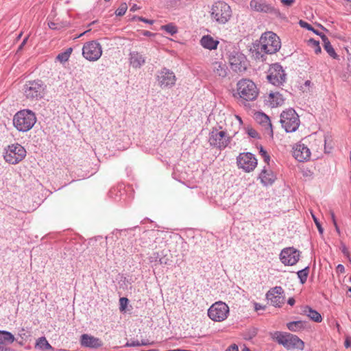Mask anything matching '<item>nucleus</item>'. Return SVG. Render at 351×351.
<instances>
[{
    "label": "nucleus",
    "mask_w": 351,
    "mask_h": 351,
    "mask_svg": "<svg viewBox=\"0 0 351 351\" xmlns=\"http://www.w3.org/2000/svg\"><path fill=\"white\" fill-rule=\"evenodd\" d=\"M232 16L230 6L224 1L215 2L211 8V17L219 24H226Z\"/></svg>",
    "instance_id": "4"
},
{
    "label": "nucleus",
    "mask_w": 351,
    "mask_h": 351,
    "mask_svg": "<svg viewBox=\"0 0 351 351\" xmlns=\"http://www.w3.org/2000/svg\"><path fill=\"white\" fill-rule=\"evenodd\" d=\"M322 39L324 42V48L327 51V53L333 58L337 59L338 56L335 53V49H333L332 46L331 45L328 37L322 34L321 35Z\"/></svg>",
    "instance_id": "28"
},
{
    "label": "nucleus",
    "mask_w": 351,
    "mask_h": 351,
    "mask_svg": "<svg viewBox=\"0 0 351 351\" xmlns=\"http://www.w3.org/2000/svg\"><path fill=\"white\" fill-rule=\"evenodd\" d=\"M229 314L228 306L223 302H217L211 305L208 310V317L215 322L225 320Z\"/></svg>",
    "instance_id": "10"
},
{
    "label": "nucleus",
    "mask_w": 351,
    "mask_h": 351,
    "mask_svg": "<svg viewBox=\"0 0 351 351\" xmlns=\"http://www.w3.org/2000/svg\"><path fill=\"white\" fill-rule=\"evenodd\" d=\"M128 5L126 3H122L115 11V14L118 16H121L125 14L127 11Z\"/></svg>",
    "instance_id": "37"
},
{
    "label": "nucleus",
    "mask_w": 351,
    "mask_h": 351,
    "mask_svg": "<svg viewBox=\"0 0 351 351\" xmlns=\"http://www.w3.org/2000/svg\"><path fill=\"white\" fill-rule=\"evenodd\" d=\"M48 26L51 29H60L61 27H62V25H60L54 22H50L48 23Z\"/></svg>",
    "instance_id": "44"
},
{
    "label": "nucleus",
    "mask_w": 351,
    "mask_h": 351,
    "mask_svg": "<svg viewBox=\"0 0 351 351\" xmlns=\"http://www.w3.org/2000/svg\"><path fill=\"white\" fill-rule=\"evenodd\" d=\"M336 327H337V330H339L340 325L338 323H336Z\"/></svg>",
    "instance_id": "64"
},
{
    "label": "nucleus",
    "mask_w": 351,
    "mask_h": 351,
    "mask_svg": "<svg viewBox=\"0 0 351 351\" xmlns=\"http://www.w3.org/2000/svg\"><path fill=\"white\" fill-rule=\"evenodd\" d=\"M271 337L288 350L294 349L302 350L304 348V342L297 335L291 333L276 331L271 335Z\"/></svg>",
    "instance_id": "1"
},
{
    "label": "nucleus",
    "mask_w": 351,
    "mask_h": 351,
    "mask_svg": "<svg viewBox=\"0 0 351 351\" xmlns=\"http://www.w3.org/2000/svg\"><path fill=\"white\" fill-rule=\"evenodd\" d=\"M36 348L44 351L53 349L52 346L49 343L45 337L38 339L36 343Z\"/></svg>",
    "instance_id": "31"
},
{
    "label": "nucleus",
    "mask_w": 351,
    "mask_h": 351,
    "mask_svg": "<svg viewBox=\"0 0 351 351\" xmlns=\"http://www.w3.org/2000/svg\"><path fill=\"white\" fill-rule=\"evenodd\" d=\"M119 302H120V309L121 310H124L128 302V298H121L120 300H119Z\"/></svg>",
    "instance_id": "43"
},
{
    "label": "nucleus",
    "mask_w": 351,
    "mask_h": 351,
    "mask_svg": "<svg viewBox=\"0 0 351 351\" xmlns=\"http://www.w3.org/2000/svg\"><path fill=\"white\" fill-rule=\"evenodd\" d=\"M80 344L84 348H97L102 346V341L97 337L83 334L80 337Z\"/></svg>",
    "instance_id": "20"
},
{
    "label": "nucleus",
    "mask_w": 351,
    "mask_h": 351,
    "mask_svg": "<svg viewBox=\"0 0 351 351\" xmlns=\"http://www.w3.org/2000/svg\"><path fill=\"white\" fill-rule=\"evenodd\" d=\"M280 121L287 132H295L300 123L299 116L293 108L282 111L280 114Z\"/></svg>",
    "instance_id": "6"
},
{
    "label": "nucleus",
    "mask_w": 351,
    "mask_h": 351,
    "mask_svg": "<svg viewBox=\"0 0 351 351\" xmlns=\"http://www.w3.org/2000/svg\"><path fill=\"white\" fill-rule=\"evenodd\" d=\"M237 163L239 169L249 173L257 166V159L250 152L241 153L237 158Z\"/></svg>",
    "instance_id": "14"
},
{
    "label": "nucleus",
    "mask_w": 351,
    "mask_h": 351,
    "mask_svg": "<svg viewBox=\"0 0 351 351\" xmlns=\"http://www.w3.org/2000/svg\"><path fill=\"white\" fill-rule=\"evenodd\" d=\"M210 69L213 75L219 79L226 77L228 73L226 64L221 61H215L211 64Z\"/></svg>",
    "instance_id": "19"
},
{
    "label": "nucleus",
    "mask_w": 351,
    "mask_h": 351,
    "mask_svg": "<svg viewBox=\"0 0 351 351\" xmlns=\"http://www.w3.org/2000/svg\"><path fill=\"white\" fill-rule=\"evenodd\" d=\"M250 6L252 10L261 12L272 14L276 16H280V10L269 4L263 2L262 0H252L250 3Z\"/></svg>",
    "instance_id": "17"
},
{
    "label": "nucleus",
    "mask_w": 351,
    "mask_h": 351,
    "mask_svg": "<svg viewBox=\"0 0 351 351\" xmlns=\"http://www.w3.org/2000/svg\"><path fill=\"white\" fill-rule=\"evenodd\" d=\"M28 37H29V36H26V37L23 39V42H22V43H21V45H19L18 50H21V49L23 48L24 45L26 44V43H27V41Z\"/></svg>",
    "instance_id": "50"
},
{
    "label": "nucleus",
    "mask_w": 351,
    "mask_h": 351,
    "mask_svg": "<svg viewBox=\"0 0 351 351\" xmlns=\"http://www.w3.org/2000/svg\"><path fill=\"white\" fill-rule=\"evenodd\" d=\"M269 72L267 78L273 85L280 86L285 82L286 73L280 64L276 63L272 64Z\"/></svg>",
    "instance_id": "12"
},
{
    "label": "nucleus",
    "mask_w": 351,
    "mask_h": 351,
    "mask_svg": "<svg viewBox=\"0 0 351 351\" xmlns=\"http://www.w3.org/2000/svg\"><path fill=\"white\" fill-rule=\"evenodd\" d=\"M281 47L279 37L271 32H267L262 34L258 49L268 54L276 53Z\"/></svg>",
    "instance_id": "3"
},
{
    "label": "nucleus",
    "mask_w": 351,
    "mask_h": 351,
    "mask_svg": "<svg viewBox=\"0 0 351 351\" xmlns=\"http://www.w3.org/2000/svg\"><path fill=\"white\" fill-rule=\"evenodd\" d=\"M140 8L136 5V4H134L131 8H130V11L131 12H135L136 10H138Z\"/></svg>",
    "instance_id": "54"
},
{
    "label": "nucleus",
    "mask_w": 351,
    "mask_h": 351,
    "mask_svg": "<svg viewBox=\"0 0 351 351\" xmlns=\"http://www.w3.org/2000/svg\"><path fill=\"white\" fill-rule=\"evenodd\" d=\"M134 19H137L139 21H142V22L148 23V24H153L154 23V21L145 19V18H143L142 16H134Z\"/></svg>",
    "instance_id": "46"
},
{
    "label": "nucleus",
    "mask_w": 351,
    "mask_h": 351,
    "mask_svg": "<svg viewBox=\"0 0 351 351\" xmlns=\"http://www.w3.org/2000/svg\"><path fill=\"white\" fill-rule=\"evenodd\" d=\"M141 346H147V345H150L149 343L145 341H142L141 343ZM151 344H152V343H151Z\"/></svg>",
    "instance_id": "57"
},
{
    "label": "nucleus",
    "mask_w": 351,
    "mask_h": 351,
    "mask_svg": "<svg viewBox=\"0 0 351 351\" xmlns=\"http://www.w3.org/2000/svg\"><path fill=\"white\" fill-rule=\"evenodd\" d=\"M300 257V252L293 247L284 248L280 254V260L285 265H295Z\"/></svg>",
    "instance_id": "15"
},
{
    "label": "nucleus",
    "mask_w": 351,
    "mask_h": 351,
    "mask_svg": "<svg viewBox=\"0 0 351 351\" xmlns=\"http://www.w3.org/2000/svg\"><path fill=\"white\" fill-rule=\"evenodd\" d=\"M156 78L161 88L173 87L177 80L175 73L165 67L158 71Z\"/></svg>",
    "instance_id": "13"
},
{
    "label": "nucleus",
    "mask_w": 351,
    "mask_h": 351,
    "mask_svg": "<svg viewBox=\"0 0 351 351\" xmlns=\"http://www.w3.org/2000/svg\"><path fill=\"white\" fill-rule=\"evenodd\" d=\"M308 43H309V45L311 46V47H313L314 49V51L316 54L321 53L322 49L319 46V41H317V40L311 38L308 40Z\"/></svg>",
    "instance_id": "36"
},
{
    "label": "nucleus",
    "mask_w": 351,
    "mask_h": 351,
    "mask_svg": "<svg viewBox=\"0 0 351 351\" xmlns=\"http://www.w3.org/2000/svg\"><path fill=\"white\" fill-rule=\"evenodd\" d=\"M130 63L133 68H141L145 62V57L138 51L130 53Z\"/></svg>",
    "instance_id": "24"
},
{
    "label": "nucleus",
    "mask_w": 351,
    "mask_h": 351,
    "mask_svg": "<svg viewBox=\"0 0 351 351\" xmlns=\"http://www.w3.org/2000/svg\"><path fill=\"white\" fill-rule=\"evenodd\" d=\"M242 351H250V350L249 348H247V347H245Z\"/></svg>",
    "instance_id": "63"
},
{
    "label": "nucleus",
    "mask_w": 351,
    "mask_h": 351,
    "mask_svg": "<svg viewBox=\"0 0 351 351\" xmlns=\"http://www.w3.org/2000/svg\"><path fill=\"white\" fill-rule=\"evenodd\" d=\"M15 340L14 335L8 331L0 330V351H14L8 346Z\"/></svg>",
    "instance_id": "21"
},
{
    "label": "nucleus",
    "mask_w": 351,
    "mask_h": 351,
    "mask_svg": "<svg viewBox=\"0 0 351 351\" xmlns=\"http://www.w3.org/2000/svg\"><path fill=\"white\" fill-rule=\"evenodd\" d=\"M299 24L302 27L306 28V29L310 31H314V28L310 24L304 21L300 20Z\"/></svg>",
    "instance_id": "42"
},
{
    "label": "nucleus",
    "mask_w": 351,
    "mask_h": 351,
    "mask_svg": "<svg viewBox=\"0 0 351 351\" xmlns=\"http://www.w3.org/2000/svg\"><path fill=\"white\" fill-rule=\"evenodd\" d=\"M219 128H213L209 133L208 142L211 147H216L220 150L224 149L232 141L226 131L220 130Z\"/></svg>",
    "instance_id": "5"
},
{
    "label": "nucleus",
    "mask_w": 351,
    "mask_h": 351,
    "mask_svg": "<svg viewBox=\"0 0 351 351\" xmlns=\"http://www.w3.org/2000/svg\"><path fill=\"white\" fill-rule=\"evenodd\" d=\"M287 328L291 332H299L305 328L303 321H293L287 324Z\"/></svg>",
    "instance_id": "30"
},
{
    "label": "nucleus",
    "mask_w": 351,
    "mask_h": 351,
    "mask_svg": "<svg viewBox=\"0 0 351 351\" xmlns=\"http://www.w3.org/2000/svg\"><path fill=\"white\" fill-rule=\"evenodd\" d=\"M295 302V300L293 298H289V300L287 301L288 304H289L290 306H293Z\"/></svg>",
    "instance_id": "52"
},
{
    "label": "nucleus",
    "mask_w": 351,
    "mask_h": 351,
    "mask_svg": "<svg viewBox=\"0 0 351 351\" xmlns=\"http://www.w3.org/2000/svg\"><path fill=\"white\" fill-rule=\"evenodd\" d=\"M102 55L101 45L96 40L86 43L82 47V56L89 61H97Z\"/></svg>",
    "instance_id": "11"
},
{
    "label": "nucleus",
    "mask_w": 351,
    "mask_h": 351,
    "mask_svg": "<svg viewBox=\"0 0 351 351\" xmlns=\"http://www.w3.org/2000/svg\"><path fill=\"white\" fill-rule=\"evenodd\" d=\"M161 29L165 30L170 35L173 36L178 32V29L173 23H169L161 27Z\"/></svg>",
    "instance_id": "35"
},
{
    "label": "nucleus",
    "mask_w": 351,
    "mask_h": 351,
    "mask_svg": "<svg viewBox=\"0 0 351 351\" xmlns=\"http://www.w3.org/2000/svg\"><path fill=\"white\" fill-rule=\"evenodd\" d=\"M308 272H309L308 267H306L305 268H304L297 272L298 277L300 279V281L302 284H304L306 282Z\"/></svg>",
    "instance_id": "34"
},
{
    "label": "nucleus",
    "mask_w": 351,
    "mask_h": 351,
    "mask_svg": "<svg viewBox=\"0 0 351 351\" xmlns=\"http://www.w3.org/2000/svg\"><path fill=\"white\" fill-rule=\"evenodd\" d=\"M266 298L270 301L271 305L276 307H280L285 302L284 296L274 295V293H267Z\"/></svg>",
    "instance_id": "29"
},
{
    "label": "nucleus",
    "mask_w": 351,
    "mask_h": 351,
    "mask_svg": "<svg viewBox=\"0 0 351 351\" xmlns=\"http://www.w3.org/2000/svg\"><path fill=\"white\" fill-rule=\"evenodd\" d=\"M267 293H274V295L283 296L284 290L281 287L276 286L270 289Z\"/></svg>",
    "instance_id": "38"
},
{
    "label": "nucleus",
    "mask_w": 351,
    "mask_h": 351,
    "mask_svg": "<svg viewBox=\"0 0 351 351\" xmlns=\"http://www.w3.org/2000/svg\"><path fill=\"white\" fill-rule=\"evenodd\" d=\"M346 348H350L351 346V341L349 338H346L345 343H344Z\"/></svg>",
    "instance_id": "51"
},
{
    "label": "nucleus",
    "mask_w": 351,
    "mask_h": 351,
    "mask_svg": "<svg viewBox=\"0 0 351 351\" xmlns=\"http://www.w3.org/2000/svg\"><path fill=\"white\" fill-rule=\"evenodd\" d=\"M159 262L160 264H167V262L164 261L162 258H160Z\"/></svg>",
    "instance_id": "60"
},
{
    "label": "nucleus",
    "mask_w": 351,
    "mask_h": 351,
    "mask_svg": "<svg viewBox=\"0 0 351 351\" xmlns=\"http://www.w3.org/2000/svg\"><path fill=\"white\" fill-rule=\"evenodd\" d=\"M257 332H258V329L256 328L251 327V328L246 329L243 332V337L246 340H251L256 336Z\"/></svg>",
    "instance_id": "33"
},
{
    "label": "nucleus",
    "mask_w": 351,
    "mask_h": 351,
    "mask_svg": "<svg viewBox=\"0 0 351 351\" xmlns=\"http://www.w3.org/2000/svg\"><path fill=\"white\" fill-rule=\"evenodd\" d=\"M254 119L260 124L265 126L266 130H269L270 136H273V130L269 117L262 112H257L254 114Z\"/></svg>",
    "instance_id": "23"
},
{
    "label": "nucleus",
    "mask_w": 351,
    "mask_h": 351,
    "mask_svg": "<svg viewBox=\"0 0 351 351\" xmlns=\"http://www.w3.org/2000/svg\"><path fill=\"white\" fill-rule=\"evenodd\" d=\"M342 252L345 254L348 253V251H347V249L346 248V247H343Z\"/></svg>",
    "instance_id": "61"
},
{
    "label": "nucleus",
    "mask_w": 351,
    "mask_h": 351,
    "mask_svg": "<svg viewBox=\"0 0 351 351\" xmlns=\"http://www.w3.org/2000/svg\"><path fill=\"white\" fill-rule=\"evenodd\" d=\"M45 85L41 80L28 81L24 86V94L27 99L38 100L45 95Z\"/></svg>",
    "instance_id": "8"
},
{
    "label": "nucleus",
    "mask_w": 351,
    "mask_h": 351,
    "mask_svg": "<svg viewBox=\"0 0 351 351\" xmlns=\"http://www.w3.org/2000/svg\"><path fill=\"white\" fill-rule=\"evenodd\" d=\"M72 51V48H68L64 52L59 53L57 56L56 59L61 63H64L68 61Z\"/></svg>",
    "instance_id": "32"
},
{
    "label": "nucleus",
    "mask_w": 351,
    "mask_h": 351,
    "mask_svg": "<svg viewBox=\"0 0 351 351\" xmlns=\"http://www.w3.org/2000/svg\"><path fill=\"white\" fill-rule=\"evenodd\" d=\"M312 217H313V221L318 229L319 234H322L324 232V229L322 227L320 222L319 221L318 219L313 214H312Z\"/></svg>",
    "instance_id": "41"
},
{
    "label": "nucleus",
    "mask_w": 351,
    "mask_h": 351,
    "mask_svg": "<svg viewBox=\"0 0 351 351\" xmlns=\"http://www.w3.org/2000/svg\"><path fill=\"white\" fill-rule=\"evenodd\" d=\"M246 130H247V134L250 137L254 138H256L258 137V134L254 129L248 127V128H247Z\"/></svg>",
    "instance_id": "40"
},
{
    "label": "nucleus",
    "mask_w": 351,
    "mask_h": 351,
    "mask_svg": "<svg viewBox=\"0 0 351 351\" xmlns=\"http://www.w3.org/2000/svg\"><path fill=\"white\" fill-rule=\"evenodd\" d=\"M324 142H325V147H324L325 152L329 153L330 151L327 150V147H326V142H327L326 137H325Z\"/></svg>",
    "instance_id": "59"
},
{
    "label": "nucleus",
    "mask_w": 351,
    "mask_h": 351,
    "mask_svg": "<svg viewBox=\"0 0 351 351\" xmlns=\"http://www.w3.org/2000/svg\"><path fill=\"white\" fill-rule=\"evenodd\" d=\"M153 34H154L153 33H152L151 32H149V31H144V32H143V35L145 36H151Z\"/></svg>",
    "instance_id": "56"
},
{
    "label": "nucleus",
    "mask_w": 351,
    "mask_h": 351,
    "mask_svg": "<svg viewBox=\"0 0 351 351\" xmlns=\"http://www.w3.org/2000/svg\"><path fill=\"white\" fill-rule=\"evenodd\" d=\"M335 228V230L337 231V232L339 234H340V230H339V228L337 225V223H336V225H334Z\"/></svg>",
    "instance_id": "58"
},
{
    "label": "nucleus",
    "mask_w": 351,
    "mask_h": 351,
    "mask_svg": "<svg viewBox=\"0 0 351 351\" xmlns=\"http://www.w3.org/2000/svg\"><path fill=\"white\" fill-rule=\"evenodd\" d=\"M269 102L272 107L281 106L284 103V98L279 93H269Z\"/></svg>",
    "instance_id": "27"
},
{
    "label": "nucleus",
    "mask_w": 351,
    "mask_h": 351,
    "mask_svg": "<svg viewBox=\"0 0 351 351\" xmlns=\"http://www.w3.org/2000/svg\"><path fill=\"white\" fill-rule=\"evenodd\" d=\"M26 156L25 149L21 145L12 144L9 145L4 154L5 160L12 165H16L22 161Z\"/></svg>",
    "instance_id": "9"
},
{
    "label": "nucleus",
    "mask_w": 351,
    "mask_h": 351,
    "mask_svg": "<svg viewBox=\"0 0 351 351\" xmlns=\"http://www.w3.org/2000/svg\"><path fill=\"white\" fill-rule=\"evenodd\" d=\"M330 215H331V219H332V221L333 225H336V223H337V221H336L335 215L334 213H333V212H331V213H330Z\"/></svg>",
    "instance_id": "55"
},
{
    "label": "nucleus",
    "mask_w": 351,
    "mask_h": 351,
    "mask_svg": "<svg viewBox=\"0 0 351 351\" xmlns=\"http://www.w3.org/2000/svg\"><path fill=\"white\" fill-rule=\"evenodd\" d=\"M259 178L263 185L268 186L271 185L274 182L276 177L271 170L264 167L259 175Z\"/></svg>",
    "instance_id": "22"
},
{
    "label": "nucleus",
    "mask_w": 351,
    "mask_h": 351,
    "mask_svg": "<svg viewBox=\"0 0 351 351\" xmlns=\"http://www.w3.org/2000/svg\"><path fill=\"white\" fill-rule=\"evenodd\" d=\"M229 62L231 69L236 72H243L246 70V58L238 51L230 54Z\"/></svg>",
    "instance_id": "16"
},
{
    "label": "nucleus",
    "mask_w": 351,
    "mask_h": 351,
    "mask_svg": "<svg viewBox=\"0 0 351 351\" xmlns=\"http://www.w3.org/2000/svg\"><path fill=\"white\" fill-rule=\"evenodd\" d=\"M237 92L240 97L245 101H253L258 95L256 84L247 79L241 80L237 83Z\"/></svg>",
    "instance_id": "7"
},
{
    "label": "nucleus",
    "mask_w": 351,
    "mask_h": 351,
    "mask_svg": "<svg viewBox=\"0 0 351 351\" xmlns=\"http://www.w3.org/2000/svg\"><path fill=\"white\" fill-rule=\"evenodd\" d=\"M236 117H237V119L239 120V123H242V119H241V118L240 117H239V116H236Z\"/></svg>",
    "instance_id": "62"
},
{
    "label": "nucleus",
    "mask_w": 351,
    "mask_h": 351,
    "mask_svg": "<svg viewBox=\"0 0 351 351\" xmlns=\"http://www.w3.org/2000/svg\"><path fill=\"white\" fill-rule=\"evenodd\" d=\"M293 156L299 162H304L310 158V149L304 144H296L293 148Z\"/></svg>",
    "instance_id": "18"
},
{
    "label": "nucleus",
    "mask_w": 351,
    "mask_h": 351,
    "mask_svg": "<svg viewBox=\"0 0 351 351\" xmlns=\"http://www.w3.org/2000/svg\"><path fill=\"white\" fill-rule=\"evenodd\" d=\"M302 313L313 322L319 323L322 321V317L320 313L313 309L309 306H305L302 309Z\"/></svg>",
    "instance_id": "26"
},
{
    "label": "nucleus",
    "mask_w": 351,
    "mask_h": 351,
    "mask_svg": "<svg viewBox=\"0 0 351 351\" xmlns=\"http://www.w3.org/2000/svg\"><path fill=\"white\" fill-rule=\"evenodd\" d=\"M336 271L338 273H341V274H343L345 272V267L343 265L341 264H339L337 266V268H336Z\"/></svg>",
    "instance_id": "48"
},
{
    "label": "nucleus",
    "mask_w": 351,
    "mask_h": 351,
    "mask_svg": "<svg viewBox=\"0 0 351 351\" xmlns=\"http://www.w3.org/2000/svg\"><path fill=\"white\" fill-rule=\"evenodd\" d=\"M254 308H255L256 311H258V310H261V309H264V307L261 304H260L258 303H255Z\"/></svg>",
    "instance_id": "53"
},
{
    "label": "nucleus",
    "mask_w": 351,
    "mask_h": 351,
    "mask_svg": "<svg viewBox=\"0 0 351 351\" xmlns=\"http://www.w3.org/2000/svg\"><path fill=\"white\" fill-rule=\"evenodd\" d=\"M36 122V117L35 113L27 109L17 112L13 118V125L20 132L30 130Z\"/></svg>",
    "instance_id": "2"
},
{
    "label": "nucleus",
    "mask_w": 351,
    "mask_h": 351,
    "mask_svg": "<svg viewBox=\"0 0 351 351\" xmlns=\"http://www.w3.org/2000/svg\"><path fill=\"white\" fill-rule=\"evenodd\" d=\"M200 44L205 49L213 50L217 48L219 41L215 40L210 35H206L201 38Z\"/></svg>",
    "instance_id": "25"
},
{
    "label": "nucleus",
    "mask_w": 351,
    "mask_h": 351,
    "mask_svg": "<svg viewBox=\"0 0 351 351\" xmlns=\"http://www.w3.org/2000/svg\"><path fill=\"white\" fill-rule=\"evenodd\" d=\"M259 154L263 158L264 161L268 164L270 160V156L262 146L260 147Z\"/></svg>",
    "instance_id": "39"
},
{
    "label": "nucleus",
    "mask_w": 351,
    "mask_h": 351,
    "mask_svg": "<svg viewBox=\"0 0 351 351\" xmlns=\"http://www.w3.org/2000/svg\"><path fill=\"white\" fill-rule=\"evenodd\" d=\"M141 343L138 341H132L131 342H127L125 345L126 347H131V346H140Z\"/></svg>",
    "instance_id": "47"
},
{
    "label": "nucleus",
    "mask_w": 351,
    "mask_h": 351,
    "mask_svg": "<svg viewBox=\"0 0 351 351\" xmlns=\"http://www.w3.org/2000/svg\"><path fill=\"white\" fill-rule=\"evenodd\" d=\"M280 1L283 5L286 7H291L295 3V0H280Z\"/></svg>",
    "instance_id": "45"
},
{
    "label": "nucleus",
    "mask_w": 351,
    "mask_h": 351,
    "mask_svg": "<svg viewBox=\"0 0 351 351\" xmlns=\"http://www.w3.org/2000/svg\"><path fill=\"white\" fill-rule=\"evenodd\" d=\"M226 351H239L238 346L235 344L230 346Z\"/></svg>",
    "instance_id": "49"
}]
</instances>
